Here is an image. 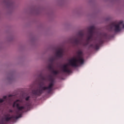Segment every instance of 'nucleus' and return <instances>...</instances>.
<instances>
[{"instance_id":"5","label":"nucleus","mask_w":124,"mask_h":124,"mask_svg":"<svg viewBox=\"0 0 124 124\" xmlns=\"http://www.w3.org/2000/svg\"><path fill=\"white\" fill-rule=\"evenodd\" d=\"M78 35L79 36L78 38H75L73 39V43L76 46L81 45L83 42L84 33L82 32H80L78 33Z\"/></svg>"},{"instance_id":"10","label":"nucleus","mask_w":124,"mask_h":124,"mask_svg":"<svg viewBox=\"0 0 124 124\" xmlns=\"http://www.w3.org/2000/svg\"><path fill=\"white\" fill-rule=\"evenodd\" d=\"M63 50L62 49H60L56 51L55 55L57 58H60L63 57Z\"/></svg>"},{"instance_id":"16","label":"nucleus","mask_w":124,"mask_h":124,"mask_svg":"<svg viewBox=\"0 0 124 124\" xmlns=\"http://www.w3.org/2000/svg\"><path fill=\"white\" fill-rule=\"evenodd\" d=\"M12 96H13L12 95H8V97H12Z\"/></svg>"},{"instance_id":"4","label":"nucleus","mask_w":124,"mask_h":124,"mask_svg":"<svg viewBox=\"0 0 124 124\" xmlns=\"http://www.w3.org/2000/svg\"><path fill=\"white\" fill-rule=\"evenodd\" d=\"M121 24L122 22H119L116 24L115 22H113L109 25V28L111 31L114 28L115 32H120L122 30Z\"/></svg>"},{"instance_id":"6","label":"nucleus","mask_w":124,"mask_h":124,"mask_svg":"<svg viewBox=\"0 0 124 124\" xmlns=\"http://www.w3.org/2000/svg\"><path fill=\"white\" fill-rule=\"evenodd\" d=\"M106 37H107V35L104 34L103 36L99 38L98 43L95 44L94 45H91L90 46L95 48V49H97V50L99 48L100 45H102L104 43V38H106Z\"/></svg>"},{"instance_id":"11","label":"nucleus","mask_w":124,"mask_h":124,"mask_svg":"<svg viewBox=\"0 0 124 124\" xmlns=\"http://www.w3.org/2000/svg\"><path fill=\"white\" fill-rule=\"evenodd\" d=\"M43 93V90L37 89L32 91V93L35 95L40 96Z\"/></svg>"},{"instance_id":"7","label":"nucleus","mask_w":124,"mask_h":124,"mask_svg":"<svg viewBox=\"0 0 124 124\" xmlns=\"http://www.w3.org/2000/svg\"><path fill=\"white\" fill-rule=\"evenodd\" d=\"M13 108H16L18 110V111H16V114L17 115L19 114V111H22L23 109H25V107H20V100H16L13 103Z\"/></svg>"},{"instance_id":"17","label":"nucleus","mask_w":124,"mask_h":124,"mask_svg":"<svg viewBox=\"0 0 124 124\" xmlns=\"http://www.w3.org/2000/svg\"><path fill=\"white\" fill-rule=\"evenodd\" d=\"M10 112H12V111H10Z\"/></svg>"},{"instance_id":"2","label":"nucleus","mask_w":124,"mask_h":124,"mask_svg":"<svg viewBox=\"0 0 124 124\" xmlns=\"http://www.w3.org/2000/svg\"><path fill=\"white\" fill-rule=\"evenodd\" d=\"M48 80L50 82L48 87H43L42 89L43 91L47 90V93H50L52 91L53 87L54 85V79L52 76H49L48 77Z\"/></svg>"},{"instance_id":"18","label":"nucleus","mask_w":124,"mask_h":124,"mask_svg":"<svg viewBox=\"0 0 124 124\" xmlns=\"http://www.w3.org/2000/svg\"><path fill=\"white\" fill-rule=\"evenodd\" d=\"M2 124H3V123H2Z\"/></svg>"},{"instance_id":"14","label":"nucleus","mask_w":124,"mask_h":124,"mask_svg":"<svg viewBox=\"0 0 124 124\" xmlns=\"http://www.w3.org/2000/svg\"><path fill=\"white\" fill-rule=\"evenodd\" d=\"M120 22H122V24H121V26L123 27V28L124 29V22L121 21Z\"/></svg>"},{"instance_id":"3","label":"nucleus","mask_w":124,"mask_h":124,"mask_svg":"<svg viewBox=\"0 0 124 124\" xmlns=\"http://www.w3.org/2000/svg\"><path fill=\"white\" fill-rule=\"evenodd\" d=\"M95 28L94 26H91L89 28L88 37L86 40V43L85 46L88 45L89 44L90 41L93 39L94 31H95Z\"/></svg>"},{"instance_id":"8","label":"nucleus","mask_w":124,"mask_h":124,"mask_svg":"<svg viewBox=\"0 0 124 124\" xmlns=\"http://www.w3.org/2000/svg\"><path fill=\"white\" fill-rule=\"evenodd\" d=\"M54 61V58H52L50 60H49V62H50V64H48L47 66V68L49 69L50 70L52 71V73L54 74L55 75H57L59 74V72L56 70H53V62Z\"/></svg>"},{"instance_id":"13","label":"nucleus","mask_w":124,"mask_h":124,"mask_svg":"<svg viewBox=\"0 0 124 124\" xmlns=\"http://www.w3.org/2000/svg\"><path fill=\"white\" fill-rule=\"evenodd\" d=\"M6 99H7V96H4L3 97V99H0V103H2L4 101H6Z\"/></svg>"},{"instance_id":"9","label":"nucleus","mask_w":124,"mask_h":124,"mask_svg":"<svg viewBox=\"0 0 124 124\" xmlns=\"http://www.w3.org/2000/svg\"><path fill=\"white\" fill-rule=\"evenodd\" d=\"M8 116H10V115H7L5 116V120L7 122H9V121H10L11 120H12V119H17L19 118H20L21 117V114H19V116H13L11 117H8Z\"/></svg>"},{"instance_id":"1","label":"nucleus","mask_w":124,"mask_h":124,"mask_svg":"<svg viewBox=\"0 0 124 124\" xmlns=\"http://www.w3.org/2000/svg\"><path fill=\"white\" fill-rule=\"evenodd\" d=\"M83 52L82 51H78L77 52V57L78 60L76 58H72L69 61V64L73 67H78V63L83 64L84 62V59L82 58Z\"/></svg>"},{"instance_id":"15","label":"nucleus","mask_w":124,"mask_h":124,"mask_svg":"<svg viewBox=\"0 0 124 124\" xmlns=\"http://www.w3.org/2000/svg\"><path fill=\"white\" fill-rule=\"evenodd\" d=\"M30 96L26 97L25 98V100L27 101H29V99H30Z\"/></svg>"},{"instance_id":"12","label":"nucleus","mask_w":124,"mask_h":124,"mask_svg":"<svg viewBox=\"0 0 124 124\" xmlns=\"http://www.w3.org/2000/svg\"><path fill=\"white\" fill-rule=\"evenodd\" d=\"M62 71L67 73H70L71 72V70L68 68L67 64H65L62 66Z\"/></svg>"}]
</instances>
